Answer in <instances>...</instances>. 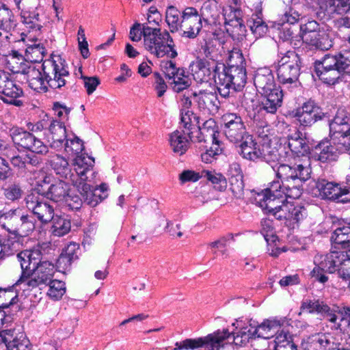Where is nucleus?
<instances>
[{
	"label": "nucleus",
	"mask_w": 350,
	"mask_h": 350,
	"mask_svg": "<svg viewBox=\"0 0 350 350\" xmlns=\"http://www.w3.org/2000/svg\"><path fill=\"white\" fill-rule=\"evenodd\" d=\"M274 171L276 178L267 189L257 194L255 200L262 210L271 213L279 220H284L288 226L294 228L295 224L304 218L305 210L295 206L288 201V198L295 200L301 196V185L311 175L309 162L305 160L294 166L280 165Z\"/></svg>",
	"instance_id": "1"
},
{
	"label": "nucleus",
	"mask_w": 350,
	"mask_h": 350,
	"mask_svg": "<svg viewBox=\"0 0 350 350\" xmlns=\"http://www.w3.org/2000/svg\"><path fill=\"white\" fill-rule=\"evenodd\" d=\"M46 137L52 149L58 151L64 148L66 153L75 155L72 163L73 170L70 167L68 160L63 156L59 154L50 155L48 163L56 174L70 181L75 187L81 180H87L88 174L94 167V159L81 154L84 149L82 140L74 135H68L64 124L54 120L49 126Z\"/></svg>",
	"instance_id": "2"
},
{
	"label": "nucleus",
	"mask_w": 350,
	"mask_h": 350,
	"mask_svg": "<svg viewBox=\"0 0 350 350\" xmlns=\"http://www.w3.org/2000/svg\"><path fill=\"white\" fill-rule=\"evenodd\" d=\"M232 325L236 327L237 330L231 334L227 329H224L204 337L185 339L176 342L174 350H195L201 347L205 350H219L225 340L231 338L235 345L242 346L256 336L265 339L275 336L282 328L280 321L276 319L265 320L257 327L249 323H243L241 321H237Z\"/></svg>",
	"instance_id": "3"
},
{
	"label": "nucleus",
	"mask_w": 350,
	"mask_h": 350,
	"mask_svg": "<svg viewBox=\"0 0 350 350\" xmlns=\"http://www.w3.org/2000/svg\"><path fill=\"white\" fill-rule=\"evenodd\" d=\"M40 68L34 65L23 74L29 86L36 92H46L48 87L52 89H60L66 85L69 71L66 61L59 55H53L43 62Z\"/></svg>",
	"instance_id": "4"
},
{
	"label": "nucleus",
	"mask_w": 350,
	"mask_h": 350,
	"mask_svg": "<svg viewBox=\"0 0 350 350\" xmlns=\"http://www.w3.org/2000/svg\"><path fill=\"white\" fill-rule=\"evenodd\" d=\"M22 269V275L16 284L29 288H36L51 281L55 269L49 261L41 262V253L38 249L25 250L17 255Z\"/></svg>",
	"instance_id": "5"
},
{
	"label": "nucleus",
	"mask_w": 350,
	"mask_h": 350,
	"mask_svg": "<svg viewBox=\"0 0 350 350\" xmlns=\"http://www.w3.org/2000/svg\"><path fill=\"white\" fill-rule=\"evenodd\" d=\"M243 62L241 53L233 51L230 55L228 67L220 64V71L215 76V85L221 96L227 97L231 90L239 91L245 86L247 75Z\"/></svg>",
	"instance_id": "6"
},
{
	"label": "nucleus",
	"mask_w": 350,
	"mask_h": 350,
	"mask_svg": "<svg viewBox=\"0 0 350 350\" xmlns=\"http://www.w3.org/2000/svg\"><path fill=\"white\" fill-rule=\"evenodd\" d=\"M256 88L264 98L261 101L260 109L269 113H275L282 105V90L275 83L271 70L267 68L258 69L254 77Z\"/></svg>",
	"instance_id": "7"
},
{
	"label": "nucleus",
	"mask_w": 350,
	"mask_h": 350,
	"mask_svg": "<svg viewBox=\"0 0 350 350\" xmlns=\"http://www.w3.org/2000/svg\"><path fill=\"white\" fill-rule=\"evenodd\" d=\"M316 267L312 271V275L321 283H325L328 278L323 271L328 273L336 272L340 278V271H345V267L350 265V249L344 250L334 246L331 252L325 256H316L314 258Z\"/></svg>",
	"instance_id": "8"
},
{
	"label": "nucleus",
	"mask_w": 350,
	"mask_h": 350,
	"mask_svg": "<svg viewBox=\"0 0 350 350\" xmlns=\"http://www.w3.org/2000/svg\"><path fill=\"white\" fill-rule=\"evenodd\" d=\"M143 36L145 49L157 58L165 56L175 58L177 56L172 38L167 31H161L158 28L144 26Z\"/></svg>",
	"instance_id": "9"
},
{
	"label": "nucleus",
	"mask_w": 350,
	"mask_h": 350,
	"mask_svg": "<svg viewBox=\"0 0 350 350\" xmlns=\"http://www.w3.org/2000/svg\"><path fill=\"white\" fill-rule=\"evenodd\" d=\"M48 125L45 120H42L36 124H31L28 129L32 132L29 133L19 129H14L12 131L11 136L13 142L23 148L37 154H46L49 152L48 146L33 133L38 135Z\"/></svg>",
	"instance_id": "10"
},
{
	"label": "nucleus",
	"mask_w": 350,
	"mask_h": 350,
	"mask_svg": "<svg viewBox=\"0 0 350 350\" xmlns=\"http://www.w3.org/2000/svg\"><path fill=\"white\" fill-rule=\"evenodd\" d=\"M240 154L245 159L252 161H265L267 163L282 160L277 148L258 144L250 135L241 142Z\"/></svg>",
	"instance_id": "11"
},
{
	"label": "nucleus",
	"mask_w": 350,
	"mask_h": 350,
	"mask_svg": "<svg viewBox=\"0 0 350 350\" xmlns=\"http://www.w3.org/2000/svg\"><path fill=\"white\" fill-rule=\"evenodd\" d=\"M300 72V58L295 51L286 52L278 61L277 75L282 85H298Z\"/></svg>",
	"instance_id": "12"
},
{
	"label": "nucleus",
	"mask_w": 350,
	"mask_h": 350,
	"mask_svg": "<svg viewBox=\"0 0 350 350\" xmlns=\"http://www.w3.org/2000/svg\"><path fill=\"white\" fill-rule=\"evenodd\" d=\"M43 191L46 198L58 203L60 206H67L71 209H78L82 204L81 198L77 195H73L69 184L64 180H56Z\"/></svg>",
	"instance_id": "13"
},
{
	"label": "nucleus",
	"mask_w": 350,
	"mask_h": 350,
	"mask_svg": "<svg viewBox=\"0 0 350 350\" xmlns=\"http://www.w3.org/2000/svg\"><path fill=\"white\" fill-rule=\"evenodd\" d=\"M299 132H295V133L288 137V147L290 152L285 150L284 147L280 146L278 149L279 152L281 153L282 160L277 161L278 162L288 161L290 162L293 156L297 157L294 164H287L288 165L294 166L299 162L308 160L309 162V166L310 167V162L309 158L306 156L309 152L310 148L306 142V139L301 136ZM282 165L279 164V166ZM278 165L273 167V169L276 170Z\"/></svg>",
	"instance_id": "14"
},
{
	"label": "nucleus",
	"mask_w": 350,
	"mask_h": 350,
	"mask_svg": "<svg viewBox=\"0 0 350 350\" xmlns=\"http://www.w3.org/2000/svg\"><path fill=\"white\" fill-rule=\"evenodd\" d=\"M220 64L216 61L198 58L190 64L189 69L197 82H208L213 79L215 83V76L220 71Z\"/></svg>",
	"instance_id": "15"
},
{
	"label": "nucleus",
	"mask_w": 350,
	"mask_h": 350,
	"mask_svg": "<svg viewBox=\"0 0 350 350\" xmlns=\"http://www.w3.org/2000/svg\"><path fill=\"white\" fill-rule=\"evenodd\" d=\"M91 182V178L88 176V180H81L76 189L83 197L84 202L94 207L108 197L109 187L106 183H102L93 189Z\"/></svg>",
	"instance_id": "16"
},
{
	"label": "nucleus",
	"mask_w": 350,
	"mask_h": 350,
	"mask_svg": "<svg viewBox=\"0 0 350 350\" xmlns=\"http://www.w3.org/2000/svg\"><path fill=\"white\" fill-rule=\"evenodd\" d=\"M25 203L27 208L42 222L47 223L55 215L53 206L45 202L44 197L38 192L33 191L28 194L25 198Z\"/></svg>",
	"instance_id": "17"
},
{
	"label": "nucleus",
	"mask_w": 350,
	"mask_h": 350,
	"mask_svg": "<svg viewBox=\"0 0 350 350\" xmlns=\"http://www.w3.org/2000/svg\"><path fill=\"white\" fill-rule=\"evenodd\" d=\"M202 27V18L198 10L193 7L185 8L182 12V36L189 38H195Z\"/></svg>",
	"instance_id": "18"
},
{
	"label": "nucleus",
	"mask_w": 350,
	"mask_h": 350,
	"mask_svg": "<svg viewBox=\"0 0 350 350\" xmlns=\"http://www.w3.org/2000/svg\"><path fill=\"white\" fill-rule=\"evenodd\" d=\"M0 94L3 102L19 106L21 101L18 98L23 94L22 89L12 80L7 72L0 70Z\"/></svg>",
	"instance_id": "19"
},
{
	"label": "nucleus",
	"mask_w": 350,
	"mask_h": 350,
	"mask_svg": "<svg viewBox=\"0 0 350 350\" xmlns=\"http://www.w3.org/2000/svg\"><path fill=\"white\" fill-rule=\"evenodd\" d=\"M323 116L321 108L314 102L308 101L297 109L295 118L303 126H310Z\"/></svg>",
	"instance_id": "20"
},
{
	"label": "nucleus",
	"mask_w": 350,
	"mask_h": 350,
	"mask_svg": "<svg viewBox=\"0 0 350 350\" xmlns=\"http://www.w3.org/2000/svg\"><path fill=\"white\" fill-rule=\"evenodd\" d=\"M316 186L323 198L332 200H338L343 202L349 200L346 197L342 198L348 194V189L342 188L338 183L321 179L317 182Z\"/></svg>",
	"instance_id": "21"
},
{
	"label": "nucleus",
	"mask_w": 350,
	"mask_h": 350,
	"mask_svg": "<svg viewBox=\"0 0 350 350\" xmlns=\"http://www.w3.org/2000/svg\"><path fill=\"white\" fill-rule=\"evenodd\" d=\"M230 189L237 198L243 196V174L240 164L234 162L229 165L228 170Z\"/></svg>",
	"instance_id": "22"
},
{
	"label": "nucleus",
	"mask_w": 350,
	"mask_h": 350,
	"mask_svg": "<svg viewBox=\"0 0 350 350\" xmlns=\"http://www.w3.org/2000/svg\"><path fill=\"white\" fill-rule=\"evenodd\" d=\"M320 314L327 319L328 321L334 323L336 327L340 326V323L337 322V320L340 318V321L347 320L350 326V308L347 306H333L329 307L327 304H324Z\"/></svg>",
	"instance_id": "23"
},
{
	"label": "nucleus",
	"mask_w": 350,
	"mask_h": 350,
	"mask_svg": "<svg viewBox=\"0 0 350 350\" xmlns=\"http://www.w3.org/2000/svg\"><path fill=\"white\" fill-rule=\"evenodd\" d=\"M332 35L331 31L319 30L317 33L312 36L306 34L304 42L317 49L329 50L333 46Z\"/></svg>",
	"instance_id": "24"
},
{
	"label": "nucleus",
	"mask_w": 350,
	"mask_h": 350,
	"mask_svg": "<svg viewBox=\"0 0 350 350\" xmlns=\"http://www.w3.org/2000/svg\"><path fill=\"white\" fill-rule=\"evenodd\" d=\"M7 68L14 73L23 75L31 64L27 61L18 51L12 50L5 55Z\"/></svg>",
	"instance_id": "25"
},
{
	"label": "nucleus",
	"mask_w": 350,
	"mask_h": 350,
	"mask_svg": "<svg viewBox=\"0 0 350 350\" xmlns=\"http://www.w3.org/2000/svg\"><path fill=\"white\" fill-rule=\"evenodd\" d=\"M314 154L317 160L325 163L336 161L340 152L332 141H323L315 147Z\"/></svg>",
	"instance_id": "26"
},
{
	"label": "nucleus",
	"mask_w": 350,
	"mask_h": 350,
	"mask_svg": "<svg viewBox=\"0 0 350 350\" xmlns=\"http://www.w3.org/2000/svg\"><path fill=\"white\" fill-rule=\"evenodd\" d=\"M169 144L172 151L178 154L183 155L189 148L187 132L176 130L169 135Z\"/></svg>",
	"instance_id": "27"
},
{
	"label": "nucleus",
	"mask_w": 350,
	"mask_h": 350,
	"mask_svg": "<svg viewBox=\"0 0 350 350\" xmlns=\"http://www.w3.org/2000/svg\"><path fill=\"white\" fill-rule=\"evenodd\" d=\"M23 218V215L21 213L19 209L9 210L3 213H0V226L14 234L20 221Z\"/></svg>",
	"instance_id": "28"
},
{
	"label": "nucleus",
	"mask_w": 350,
	"mask_h": 350,
	"mask_svg": "<svg viewBox=\"0 0 350 350\" xmlns=\"http://www.w3.org/2000/svg\"><path fill=\"white\" fill-rule=\"evenodd\" d=\"M16 26V20L12 10L3 3L0 2V29L5 31V38L10 39V33Z\"/></svg>",
	"instance_id": "29"
},
{
	"label": "nucleus",
	"mask_w": 350,
	"mask_h": 350,
	"mask_svg": "<svg viewBox=\"0 0 350 350\" xmlns=\"http://www.w3.org/2000/svg\"><path fill=\"white\" fill-rule=\"evenodd\" d=\"M194 99L198 107L204 113H213L217 109V98L212 92H200L198 94H194Z\"/></svg>",
	"instance_id": "30"
},
{
	"label": "nucleus",
	"mask_w": 350,
	"mask_h": 350,
	"mask_svg": "<svg viewBox=\"0 0 350 350\" xmlns=\"http://www.w3.org/2000/svg\"><path fill=\"white\" fill-rule=\"evenodd\" d=\"M273 350H297V345L288 330L282 327L276 334L273 345Z\"/></svg>",
	"instance_id": "31"
},
{
	"label": "nucleus",
	"mask_w": 350,
	"mask_h": 350,
	"mask_svg": "<svg viewBox=\"0 0 350 350\" xmlns=\"http://www.w3.org/2000/svg\"><path fill=\"white\" fill-rule=\"evenodd\" d=\"M349 116L348 112L344 109H338L334 119L329 123V133L342 131L344 133L350 130L349 124Z\"/></svg>",
	"instance_id": "32"
},
{
	"label": "nucleus",
	"mask_w": 350,
	"mask_h": 350,
	"mask_svg": "<svg viewBox=\"0 0 350 350\" xmlns=\"http://www.w3.org/2000/svg\"><path fill=\"white\" fill-rule=\"evenodd\" d=\"M331 239L334 243V246H340V249L344 250L350 249V225L337 228Z\"/></svg>",
	"instance_id": "33"
},
{
	"label": "nucleus",
	"mask_w": 350,
	"mask_h": 350,
	"mask_svg": "<svg viewBox=\"0 0 350 350\" xmlns=\"http://www.w3.org/2000/svg\"><path fill=\"white\" fill-rule=\"evenodd\" d=\"M247 25L256 38L263 37L268 31V27L262 20L260 12L253 14L247 20Z\"/></svg>",
	"instance_id": "34"
},
{
	"label": "nucleus",
	"mask_w": 350,
	"mask_h": 350,
	"mask_svg": "<svg viewBox=\"0 0 350 350\" xmlns=\"http://www.w3.org/2000/svg\"><path fill=\"white\" fill-rule=\"evenodd\" d=\"M33 8H24L21 12L22 22L27 29L33 31H40L42 24L40 21L39 14L36 10H31Z\"/></svg>",
	"instance_id": "35"
},
{
	"label": "nucleus",
	"mask_w": 350,
	"mask_h": 350,
	"mask_svg": "<svg viewBox=\"0 0 350 350\" xmlns=\"http://www.w3.org/2000/svg\"><path fill=\"white\" fill-rule=\"evenodd\" d=\"M1 189L4 198L10 202L18 201L23 196L21 185L16 182L5 183Z\"/></svg>",
	"instance_id": "36"
},
{
	"label": "nucleus",
	"mask_w": 350,
	"mask_h": 350,
	"mask_svg": "<svg viewBox=\"0 0 350 350\" xmlns=\"http://www.w3.org/2000/svg\"><path fill=\"white\" fill-rule=\"evenodd\" d=\"M165 21L171 32H176L180 30L182 25V12L173 5L168 6L165 11Z\"/></svg>",
	"instance_id": "37"
},
{
	"label": "nucleus",
	"mask_w": 350,
	"mask_h": 350,
	"mask_svg": "<svg viewBox=\"0 0 350 350\" xmlns=\"http://www.w3.org/2000/svg\"><path fill=\"white\" fill-rule=\"evenodd\" d=\"M52 221L51 230L54 236L62 237L70 232L71 228L70 221L66 215H55Z\"/></svg>",
	"instance_id": "38"
},
{
	"label": "nucleus",
	"mask_w": 350,
	"mask_h": 350,
	"mask_svg": "<svg viewBox=\"0 0 350 350\" xmlns=\"http://www.w3.org/2000/svg\"><path fill=\"white\" fill-rule=\"evenodd\" d=\"M224 133L229 141L234 144L241 142L246 135H249L245 131L243 122H237L235 124L224 129Z\"/></svg>",
	"instance_id": "39"
},
{
	"label": "nucleus",
	"mask_w": 350,
	"mask_h": 350,
	"mask_svg": "<svg viewBox=\"0 0 350 350\" xmlns=\"http://www.w3.org/2000/svg\"><path fill=\"white\" fill-rule=\"evenodd\" d=\"M330 137L340 154L348 152L350 154V130L345 133L342 131L330 133Z\"/></svg>",
	"instance_id": "40"
},
{
	"label": "nucleus",
	"mask_w": 350,
	"mask_h": 350,
	"mask_svg": "<svg viewBox=\"0 0 350 350\" xmlns=\"http://www.w3.org/2000/svg\"><path fill=\"white\" fill-rule=\"evenodd\" d=\"M196 132L205 135L211 142L218 141L216 137V122L212 118L204 121L202 126H200V122L197 128H196Z\"/></svg>",
	"instance_id": "41"
},
{
	"label": "nucleus",
	"mask_w": 350,
	"mask_h": 350,
	"mask_svg": "<svg viewBox=\"0 0 350 350\" xmlns=\"http://www.w3.org/2000/svg\"><path fill=\"white\" fill-rule=\"evenodd\" d=\"M12 164L18 168H25L27 164L31 165H37L40 161L37 157L29 154H21L16 156H13L11 152Z\"/></svg>",
	"instance_id": "42"
},
{
	"label": "nucleus",
	"mask_w": 350,
	"mask_h": 350,
	"mask_svg": "<svg viewBox=\"0 0 350 350\" xmlns=\"http://www.w3.org/2000/svg\"><path fill=\"white\" fill-rule=\"evenodd\" d=\"M170 79H172V88L176 92L187 89L191 84V80L189 76L185 74L183 68H180L179 70L176 72L174 77H172Z\"/></svg>",
	"instance_id": "43"
},
{
	"label": "nucleus",
	"mask_w": 350,
	"mask_h": 350,
	"mask_svg": "<svg viewBox=\"0 0 350 350\" xmlns=\"http://www.w3.org/2000/svg\"><path fill=\"white\" fill-rule=\"evenodd\" d=\"M327 3L329 14L342 15L350 10V0H327Z\"/></svg>",
	"instance_id": "44"
},
{
	"label": "nucleus",
	"mask_w": 350,
	"mask_h": 350,
	"mask_svg": "<svg viewBox=\"0 0 350 350\" xmlns=\"http://www.w3.org/2000/svg\"><path fill=\"white\" fill-rule=\"evenodd\" d=\"M45 53V49L39 43L29 45L25 49V56L29 62H38L42 60Z\"/></svg>",
	"instance_id": "45"
},
{
	"label": "nucleus",
	"mask_w": 350,
	"mask_h": 350,
	"mask_svg": "<svg viewBox=\"0 0 350 350\" xmlns=\"http://www.w3.org/2000/svg\"><path fill=\"white\" fill-rule=\"evenodd\" d=\"M180 120L187 131L196 129L200 123L199 118L188 109L181 110Z\"/></svg>",
	"instance_id": "46"
},
{
	"label": "nucleus",
	"mask_w": 350,
	"mask_h": 350,
	"mask_svg": "<svg viewBox=\"0 0 350 350\" xmlns=\"http://www.w3.org/2000/svg\"><path fill=\"white\" fill-rule=\"evenodd\" d=\"M202 176L211 181L218 190H223L226 187V179L220 173L215 171L202 170Z\"/></svg>",
	"instance_id": "47"
},
{
	"label": "nucleus",
	"mask_w": 350,
	"mask_h": 350,
	"mask_svg": "<svg viewBox=\"0 0 350 350\" xmlns=\"http://www.w3.org/2000/svg\"><path fill=\"white\" fill-rule=\"evenodd\" d=\"M66 293L65 284L57 280H52L49 284L47 295L51 299L57 300L62 297Z\"/></svg>",
	"instance_id": "48"
},
{
	"label": "nucleus",
	"mask_w": 350,
	"mask_h": 350,
	"mask_svg": "<svg viewBox=\"0 0 350 350\" xmlns=\"http://www.w3.org/2000/svg\"><path fill=\"white\" fill-rule=\"evenodd\" d=\"M33 222L27 215H23V218L20 221L14 232L15 236L26 237L34 230Z\"/></svg>",
	"instance_id": "49"
},
{
	"label": "nucleus",
	"mask_w": 350,
	"mask_h": 350,
	"mask_svg": "<svg viewBox=\"0 0 350 350\" xmlns=\"http://www.w3.org/2000/svg\"><path fill=\"white\" fill-rule=\"evenodd\" d=\"M261 234L267 243L275 242L276 240L275 231L273 221L270 219H265L261 221Z\"/></svg>",
	"instance_id": "50"
},
{
	"label": "nucleus",
	"mask_w": 350,
	"mask_h": 350,
	"mask_svg": "<svg viewBox=\"0 0 350 350\" xmlns=\"http://www.w3.org/2000/svg\"><path fill=\"white\" fill-rule=\"evenodd\" d=\"M319 79L329 85L335 84L340 78L339 71L337 69H327L316 71Z\"/></svg>",
	"instance_id": "51"
},
{
	"label": "nucleus",
	"mask_w": 350,
	"mask_h": 350,
	"mask_svg": "<svg viewBox=\"0 0 350 350\" xmlns=\"http://www.w3.org/2000/svg\"><path fill=\"white\" fill-rule=\"evenodd\" d=\"M221 152L222 148L219 145V142H212V146L209 149L202 153V160L206 163H212L215 159V157L221 154Z\"/></svg>",
	"instance_id": "52"
},
{
	"label": "nucleus",
	"mask_w": 350,
	"mask_h": 350,
	"mask_svg": "<svg viewBox=\"0 0 350 350\" xmlns=\"http://www.w3.org/2000/svg\"><path fill=\"white\" fill-rule=\"evenodd\" d=\"M217 14V2L215 0L205 1L201 8V18H215Z\"/></svg>",
	"instance_id": "53"
},
{
	"label": "nucleus",
	"mask_w": 350,
	"mask_h": 350,
	"mask_svg": "<svg viewBox=\"0 0 350 350\" xmlns=\"http://www.w3.org/2000/svg\"><path fill=\"white\" fill-rule=\"evenodd\" d=\"M30 342L28 338L21 334L7 345L8 350H30Z\"/></svg>",
	"instance_id": "54"
},
{
	"label": "nucleus",
	"mask_w": 350,
	"mask_h": 350,
	"mask_svg": "<svg viewBox=\"0 0 350 350\" xmlns=\"http://www.w3.org/2000/svg\"><path fill=\"white\" fill-rule=\"evenodd\" d=\"M309 340L310 347L314 350H324L329 343L327 336L322 334L312 336Z\"/></svg>",
	"instance_id": "55"
},
{
	"label": "nucleus",
	"mask_w": 350,
	"mask_h": 350,
	"mask_svg": "<svg viewBox=\"0 0 350 350\" xmlns=\"http://www.w3.org/2000/svg\"><path fill=\"white\" fill-rule=\"evenodd\" d=\"M338 57L326 55L324 58L316 63V71L327 69H336Z\"/></svg>",
	"instance_id": "56"
},
{
	"label": "nucleus",
	"mask_w": 350,
	"mask_h": 350,
	"mask_svg": "<svg viewBox=\"0 0 350 350\" xmlns=\"http://www.w3.org/2000/svg\"><path fill=\"white\" fill-rule=\"evenodd\" d=\"M200 53L205 57L209 59L208 61H216L218 56L217 49L211 42H206L202 45Z\"/></svg>",
	"instance_id": "57"
},
{
	"label": "nucleus",
	"mask_w": 350,
	"mask_h": 350,
	"mask_svg": "<svg viewBox=\"0 0 350 350\" xmlns=\"http://www.w3.org/2000/svg\"><path fill=\"white\" fill-rule=\"evenodd\" d=\"M227 240L225 238H221L215 241L211 242L208 244V247L211 250V252L216 256L221 254H225V248L226 246Z\"/></svg>",
	"instance_id": "58"
},
{
	"label": "nucleus",
	"mask_w": 350,
	"mask_h": 350,
	"mask_svg": "<svg viewBox=\"0 0 350 350\" xmlns=\"http://www.w3.org/2000/svg\"><path fill=\"white\" fill-rule=\"evenodd\" d=\"M79 72L81 73V68H79ZM81 78L83 79L84 87L89 95L92 94L96 90L97 86L100 84V80L96 77H88L81 75Z\"/></svg>",
	"instance_id": "59"
},
{
	"label": "nucleus",
	"mask_w": 350,
	"mask_h": 350,
	"mask_svg": "<svg viewBox=\"0 0 350 350\" xmlns=\"http://www.w3.org/2000/svg\"><path fill=\"white\" fill-rule=\"evenodd\" d=\"M319 25L314 21H310L301 26V38L304 42V37L307 34L312 36L319 31Z\"/></svg>",
	"instance_id": "60"
},
{
	"label": "nucleus",
	"mask_w": 350,
	"mask_h": 350,
	"mask_svg": "<svg viewBox=\"0 0 350 350\" xmlns=\"http://www.w3.org/2000/svg\"><path fill=\"white\" fill-rule=\"evenodd\" d=\"M154 90L157 92L158 97H161L164 95L165 92L167 89V85L165 83L164 79L159 73H154Z\"/></svg>",
	"instance_id": "61"
},
{
	"label": "nucleus",
	"mask_w": 350,
	"mask_h": 350,
	"mask_svg": "<svg viewBox=\"0 0 350 350\" xmlns=\"http://www.w3.org/2000/svg\"><path fill=\"white\" fill-rule=\"evenodd\" d=\"M161 68L166 77L170 79L174 77L176 72L180 69V68H176V64L172 61H162L161 62Z\"/></svg>",
	"instance_id": "62"
},
{
	"label": "nucleus",
	"mask_w": 350,
	"mask_h": 350,
	"mask_svg": "<svg viewBox=\"0 0 350 350\" xmlns=\"http://www.w3.org/2000/svg\"><path fill=\"white\" fill-rule=\"evenodd\" d=\"M12 175V170L8 162L0 157V182L7 180Z\"/></svg>",
	"instance_id": "63"
},
{
	"label": "nucleus",
	"mask_w": 350,
	"mask_h": 350,
	"mask_svg": "<svg viewBox=\"0 0 350 350\" xmlns=\"http://www.w3.org/2000/svg\"><path fill=\"white\" fill-rule=\"evenodd\" d=\"M323 304L324 303L323 301L319 300H309L304 302L301 307L303 310H306L310 313H320Z\"/></svg>",
	"instance_id": "64"
}]
</instances>
